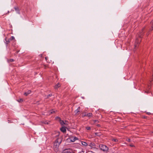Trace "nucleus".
I'll return each instance as SVG.
<instances>
[{
  "label": "nucleus",
  "instance_id": "obj_1",
  "mask_svg": "<svg viewBox=\"0 0 153 153\" xmlns=\"http://www.w3.org/2000/svg\"><path fill=\"white\" fill-rule=\"evenodd\" d=\"M62 140L60 138H58L55 140L54 143V150L56 152L58 151L59 146Z\"/></svg>",
  "mask_w": 153,
  "mask_h": 153
},
{
  "label": "nucleus",
  "instance_id": "obj_2",
  "mask_svg": "<svg viewBox=\"0 0 153 153\" xmlns=\"http://www.w3.org/2000/svg\"><path fill=\"white\" fill-rule=\"evenodd\" d=\"M99 147L100 150H102L104 152H106L108 151V148L106 146L100 144L99 145Z\"/></svg>",
  "mask_w": 153,
  "mask_h": 153
},
{
  "label": "nucleus",
  "instance_id": "obj_3",
  "mask_svg": "<svg viewBox=\"0 0 153 153\" xmlns=\"http://www.w3.org/2000/svg\"><path fill=\"white\" fill-rule=\"evenodd\" d=\"M143 33H142L141 35H139V38L136 39L135 41V48H136L138 44L139 43L141 42V39H140L142 37Z\"/></svg>",
  "mask_w": 153,
  "mask_h": 153
},
{
  "label": "nucleus",
  "instance_id": "obj_4",
  "mask_svg": "<svg viewBox=\"0 0 153 153\" xmlns=\"http://www.w3.org/2000/svg\"><path fill=\"white\" fill-rule=\"evenodd\" d=\"M5 40L7 44L10 42V41L11 40H13L14 41H15V38L13 36H12L10 39H7L6 37Z\"/></svg>",
  "mask_w": 153,
  "mask_h": 153
},
{
  "label": "nucleus",
  "instance_id": "obj_5",
  "mask_svg": "<svg viewBox=\"0 0 153 153\" xmlns=\"http://www.w3.org/2000/svg\"><path fill=\"white\" fill-rule=\"evenodd\" d=\"M70 141L71 142H74L78 139V138L75 137H71L69 138Z\"/></svg>",
  "mask_w": 153,
  "mask_h": 153
},
{
  "label": "nucleus",
  "instance_id": "obj_6",
  "mask_svg": "<svg viewBox=\"0 0 153 153\" xmlns=\"http://www.w3.org/2000/svg\"><path fill=\"white\" fill-rule=\"evenodd\" d=\"M63 153H72V151L70 149H66L64 150Z\"/></svg>",
  "mask_w": 153,
  "mask_h": 153
},
{
  "label": "nucleus",
  "instance_id": "obj_7",
  "mask_svg": "<svg viewBox=\"0 0 153 153\" xmlns=\"http://www.w3.org/2000/svg\"><path fill=\"white\" fill-rule=\"evenodd\" d=\"M80 109V107H78L77 109L75 111L74 113L76 114H79V113L80 112L79 109Z\"/></svg>",
  "mask_w": 153,
  "mask_h": 153
},
{
  "label": "nucleus",
  "instance_id": "obj_8",
  "mask_svg": "<svg viewBox=\"0 0 153 153\" xmlns=\"http://www.w3.org/2000/svg\"><path fill=\"white\" fill-rule=\"evenodd\" d=\"M60 130L63 133H65L66 131V129L64 127H62L60 128Z\"/></svg>",
  "mask_w": 153,
  "mask_h": 153
},
{
  "label": "nucleus",
  "instance_id": "obj_9",
  "mask_svg": "<svg viewBox=\"0 0 153 153\" xmlns=\"http://www.w3.org/2000/svg\"><path fill=\"white\" fill-rule=\"evenodd\" d=\"M14 9H15L16 11V12L18 14H19V8L18 7H14Z\"/></svg>",
  "mask_w": 153,
  "mask_h": 153
},
{
  "label": "nucleus",
  "instance_id": "obj_10",
  "mask_svg": "<svg viewBox=\"0 0 153 153\" xmlns=\"http://www.w3.org/2000/svg\"><path fill=\"white\" fill-rule=\"evenodd\" d=\"M61 86V85L59 83H58L56 85L54 86V88L55 89H57L58 88H59Z\"/></svg>",
  "mask_w": 153,
  "mask_h": 153
},
{
  "label": "nucleus",
  "instance_id": "obj_11",
  "mask_svg": "<svg viewBox=\"0 0 153 153\" xmlns=\"http://www.w3.org/2000/svg\"><path fill=\"white\" fill-rule=\"evenodd\" d=\"M31 91L30 90L28 91H27L25 92L24 94V95L25 96H27L30 93Z\"/></svg>",
  "mask_w": 153,
  "mask_h": 153
},
{
  "label": "nucleus",
  "instance_id": "obj_12",
  "mask_svg": "<svg viewBox=\"0 0 153 153\" xmlns=\"http://www.w3.org/2000/svg\"><path fill=\"white\" fill-rule=\"evenodd\" d=\"M87 117H92L93 116V114L91 113H89L87 114Z\"/></svg>",
  "mask_w": 153,
  "mask_h": 153
},
{
  "label": "nucleus",
  "instance_id": "obj_13",
  "mask_svg": "<svg viewBox=\"0 0 153 153\" xmlns=\"http://www.w3.org/2000/svg\"><path fill=\"white\" fill-rule=\"evenodd\" d=\"M81 143L82 145L85 146H86L88 145L87 143L85 142L82 141Z\"/></svg>",
  "mask_w": 153,
  "mask_h": 153
},
{
  "label": "nucleus",
  "instance_id": "obj_14",
  "mask_svg": "<svg viewBox=\"0 0 153 153\" xmlns=\"http://www.w3.org/2000/svg\"><path fill=\"white\" fill-rule=\"evenodd\" d=\"M60 123L61 124L62 126L65 124V122L62 120H60Z\"/></svg>",
  "mask_w": 153,
  "mask_h": 153
},
{
  "label": "nucleus",
  "instance_id": "obj_15",
  "mask_svg": "<svg viewBox=\"0 0 153 153\" xmlns=\"http://www.w3.org/2000/svg\"><path fill=\"white\" fill-rule=\"evenodd\" d=\"M17 101L19 102H21L23 101V99L22 98H21L19 100H17Z\"/></svg>",
  "mask_w": 153,
  "mask_h": 153
},
{
  "label": "nucleus",
  "instance_id": "obj_16",
  "mask_svg": "<svg viewBox=\"0 0 153 153\" xmlns=\"http://www.w3.org/2000/svg\"><path fill=\"white\" fill-rule=\"evenodd\" d=\"M112 141L115 142H118V140L116 138H113L112 139Z\"/></svg>",
  "mask_w": 153,
  "mask_h": 153
},
{
  "label": "nucleus",
  "instance_id": "obj_17",
  "mask_svg": "<svg viewBox=\"0 0 153 153\" xmlns=\"http://www.w3.org/2000/svg\"><path fill=\"white\" fill-rule=\"evenodd\" d=\"M95 134L97 135V136H100L101 135V133H95Z\"/></svg>",
  "mask_w": 153,
  "mask_h": 153
},
{
  "label": "nucleus",
  "instance_id": "obj_18",
  "mask_svg": "<svg viewBox=\"0 0 153 153\" xmlns=\"http://www.w3.org/2000/svg\"><path fill=\"white\" fill-rule=\"evenodd\" d=\"M87 114L86 113H83V115L82 116H84V117H85V116H87Z\"/></svg>",
  "mask_w": 153,
  "mask_h": 153
},
{
  "label": "nucleus",
  "instance_id": "obj_19",
  "mask_svg": "<svg viewBox=\"0 0 153 153\" xmlns=\"http://www.w3.org/2000/svg\"><path fill=\"white\" fill-rule=\"evenodd\" d=\"M8 61L10 62H13L14 61V60L13 59H10L8 60Z\"/></svg>",
  "mask_w": 153,
  "mask_h": 153
},
{
  "label": "nucleus",
  "instance_id": "obj_20",
  "mask_svg": "<svg viewBox=\"0 0 153 153\" xmlns=\"http://www.w3.org/2000/svg\"><path fill=\"white\" fill-rule=\"evenodd\" d=\"M126 140L127 141H128V142H131V140L129 138H128L127 139H126Z\"/></svg>",
  "mask_w": 153,
  "mask_h": 153
},
{
  "label": "nucleus",
  "instance_id": "obj_21",
  "mask_svg": "<svg viewBox=\"0 0 153 153\" xmlns=\"http://www.w3.org/2000/svg\"><path fill=\"white\" fill-rule=\"evenodd\" d=\"M52 96V94H50L48 95L47 98H49L50 97H51Z\"/></svg>",
  "mask_w": 153,
  "mask_h": 153
},
{
  "label": "nucleus",
  "instance_id": "obj_22",
  "mask_svg": "<svg viewBox=\"0 0 153 153\" xmlns=\"http://www.w3.org/2000/svg\"><path fill=\"white\" fill-rule=\"evenodd\" d=\"M86 129L88 130H90L91 129V128L90 127H87L86 128Z\"/></svg>",
  "mask_w": 153,
  "mask_h": 153
},
{
  "label": "nucleus",
  "instance_id": "obj_23",
  "mask_svg": "<svg viewBox=\"0 0 153 153\" xmlns=\"http://www.w3.org/2000/svg\"><path fill=\"white\" fill-rule=\"evenodd\" d=\"M54 112H55L54 111H53V110H52L51 111H50V113L51 114H53V113H54Z\"/></svg>",
  "mask_w": 153,
  "mask_h": 153
},
{
  "label": "nucleus",
  "instance_id": "obj_24",
  "mask_svg": "<svg viewBox=\"0 0 153 153\" xmlns=\"http://www.w3.org/2000/svg\"><path fill=\"white\" fill-rule=\"evenodd\" d=\"M129 146L131 147H134V146L132 144H130Z\"/></svg>",
  "mask_w": 153,
  "mask_h": 153
},
{
  "label": "nucleus",
  "instance_id": "obj_25",
  "mask_svg": "<svg viewBox=\"0 0 153 153\" xmlns=\"http://www.w3.org/2000/svg\"><path fill=\"white\" fill-rule=\"evenodd\" d=\"M65 124L64 125H65L66 126L68 124L67 123H68V122L65 121Z\"/></svg>",
  "mask_w": 153,
  "mask_h": 153
},
{
  "label": "nucleus",
  "instance_id": "obj_26",
  "mask_svg": "<svg viewBox=\"0 0 153 153\" xmlns=\"http://www.w3.org/2000/svg\"><path fill=\"white\" fill-rule=\"evenodd\" d=\"M45 59L46 60V61H47V59H48V57H45Z\"/></svg>",
  "mask_w": 153,
  "mask_h": 153
},
{
  "label": "nucleus",
  "instance_id": "obj_27",
  "mask_svg": "<svg viewBox=\"0 0 153 153\" xmlns=\"http://www.w3.org/2000/svg\"><path fill=\"white\" fill-rule=\"evenodd\" d=\"M42 54H41L40 55H39V56L40 57H42Z\"/></svg>",
  "mask_w": 153,
  "mask_h": 153
},
{
  "label": "nucleus",
  "instance_id": "obj_28",
  "mask_svg": "<svg viewBox=\"0 0 153 153\" xmlns=\"http://www.w3.org/2000/svg\"><path fill=\"white\" fill-rule=\"evenodd\" d=\"M147 114H150V112H148V113H147Z\"/></svg>",
  "mask_w": 153,
  "mask_h": 153
},
{
  "label": "nucleus",
  "instance_id": "obj_29",
  "mask_svg": "<svg viewBox=\"0 0 153 153\" xmlns=\"http://www.w3.org/2000/svg\"><path fill=\"white\" fill-rule=\"evenodd\" d=\"M148 88H149V89H150V88H149V87Z\"/></svg>",
  "mask_w": 153,
  "mask_h": 153
},
{
  "label": "nucleus",
  "instance_id": "obj_30",
  "mask_svg": "<svg viewBox=\"0 0 153 153\" xmlns=\"http://www.w3.org/2000/svg\"><path fill=\"white\" fill-rule=\"evenodd\" d=\"M47 123V124H48V122H47V123Z\"/></svg>",
  "mask_w": 153,
  "mask_h": 153
},
{
  "label": "nucleus",
  "instance_id": "obj_31",
  "mask_svg": "<svg viewBox=\"0 0 153 153\" xmlns=\"http://www.w3.org/2000/svg\"><path fill=\"white\" fill-rule=\"evenodd\" d=\"M9 13V11H8V13Z\"/></svg>",
  "mask_w": 153,
  "mask_h": 153
}]
</instances>
